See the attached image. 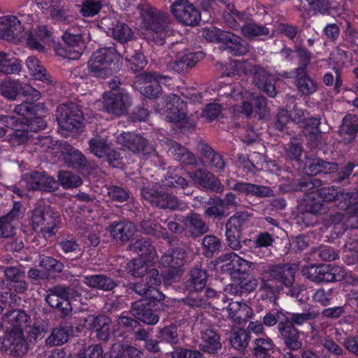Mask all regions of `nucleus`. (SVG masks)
Listing matches in <instances>:
<instances>
[{
	"instance_id": "nucleus-35",
	"label": "nucleus",
	"mask_w": 358,
	"mask_h": 358,
	"mask_svg": "<svg viewBox=\"0 0 358 358\" xmlns=\"http://www.w3.org/2000/svg\"><path fill=\"white\" fill-rule=\"evenodd\" d=\"M64 162L69 166H76L85 164V159L80 152L68 143H60L58 145Z\"/></svg>"
},
{
	"instance_id": "nucleus-25",
	"label": "nucleus",
	"mask_w": 358,
	"mask_h": 358,
	"mask_svg": "<svg viewBox=\"0 0 358 358\" xmlns=\"http://www.w3.org/2000/svg\"><path fill=\"white\" fill-rule=\"evenodd\" d=\"M279 331L285 341L286 346L292 350H299L302 346L299 332L292 326V322H280Z\"/></svg>"
},
{
	"instance_id": "nucleus-48",
	"label": "nucleus",
	"mask_w": 358,
	"mask_h": 358,
	"mask_svg": "<svg viewBox=\"0 0 358 358\" xmlns=\"http://www.w3.org/2000/svg\"><path fill=\"white\" fill-rule=\"evenodd\" d=\"M250 336L243 329L234 330L230 338L231 345L236 350H244L249 343Z\"/></svg>"
},
{
	"instance_id": "nucleus-10",
	"label": "nucleus",
	"mask_w": 358,
	"mask_h": 358,
	"mask_svg": "<svg viewBox=\"0 0 358 358\" xmlns=\"http://www.w3.org/2000/svg\"><path fill=\"white\" fill-rule=\"evenodd\" d=\"M171 82V79L169 77L146 73L136 77L134 87L145 96L154 99L161 92L162 85L170 86Z\"/></svg>"
},
{
	"instance_id": "nucleus-52",
	"label": "nucleus",
	"mask_w": 358,
	"mask_h": 358,
	"mask_svg": "<svg viewBox=\"0 0 358 358\" xmlns=\"http://www.w3.org/2000/svg\"><path fill=\"white\" fill-rule=\"evenodd\" d=\"M71 358H106V356L100 345H92L82 349Z\"/></svg>"
},
{
	"instance_id": "nucleus-47",
	"label": "nucleus",
	"mask_w": 358,
	"mask_h": 358,
	"mask_svg": "<svg viewBox=\"0 0 358 358\" xmlns=\"http://www.w3.org/2000/svg\"><path fill=\"white\" fill-rule=\"evenodd\" d=\"M185 225L189 229L192 234L197 236L206 233L208 231V227L205 224L197 214L190 215L185 220Z\"/></svg>"
},
{
	"instance_id": "nucleus-58",
	"label": "nucleus",
	"mask_w": 358,
	"mask_h": 358,
	"mask_svg": "<svg viewBox=\"0 0 358 358\" xmlns=\"http://www.w3.org/2000/svg\"><path fill=\"white\" fill-rule=\"evenodd\" d=\"M203 245L206 249L205 255L210 256L221 247L220 240L214 236H206L203 238Z\"/></svg>"
},
{
	"instance_id": "nucleus-38",
	"label": "nucleus",
	"mask_w": 358,
	"mask_h": 358,
	"mask_svg": "<svg viewBox=\"0 0 358 358\" xmlns=\"http://www.w3.org/2000/svg\"><path fill=\"white\" fill-rule=\"evenodd\" d=\"M83 282L90 287L103 291H110L116 285L113 280L101 274L85 275L83 278Z\"/></svg>"
},
{
	"instance_id": "nucleus-30",
	"label": "nucleus",
	"mask_w": 358,
	"mask_h": 358,
	"mask_svg": "<svg viewBox=\"0 0 358 358\" xmlns=\"http://www.w3.org/2000/svg\"><path fill=\"white\" fill-rule=\"evenodd\" d=\"M303 273L314 282H334V277L331 273V264L319 266L312 265L303 268Z\"/></svg>"
},
{
	"instance_id": "nucleus-2",
	"label": "nucleus",
	"mask_w": 358,
	"mask_h": 358,
	"mask_svg": "<svg viewBox=\"0 0 358 358\" xmlns=\"http://www.w3.org/2000/svg\"><path fill=\"white\" fill-rule=\"evenodd\" d=\"M224 96L220 95V103L208 104L203 111V116L211 121L218 117L221 108H229L236 115L241 114L250 117L257 114L259 119L266 118L268 115L266 99L262 96H255L253 93L245 90L242 86L238 85L230 91L227 103H224Z\"/></svg>"
},
{
	"instance_id": "nucleus-45",
	"label": "nucleus",
	"mask_w": 358,
	"mask_h": 358,
	"mask_svg": "<svg viewBox=\"0 0 358 358\" xmlns=\"http://www.w3.org/2000/svg\"><path fill=\"white\" fill-rule=\"evenodd\" d=\"M170 145L171 147L169 149V152L170 155H173L176 159L180 161L183 164H189L194 162V156L189 153L186 148L171 141H170Z\"/></svg>"
},
{
	"instance_id": "nucleus-64",
	"label": "nucleus",
	"mask_w": 358,
	"mask_h": 358,
	"mask_svg": "<svg viewBox=\"0 0 358 358\" xmlns=\"http://www.w3.org/2000/svg\"><path fill=\"white\" fill-rule=\"evenodd\" d=\"M172 358H201L202 354L198 350L178 348L171 352Z\"/></svg>"
},
{
	"instance_id": "nucleus-26",
	"label": "nucleus",
	"mask_w": 358,
	"mask_h": 358,
	"mask_svg": "<svg viewBox=\"0 0 358 358\" xmlns=\"http://www.w3.org/2000/svg\"><path fill=\"white\" fill-rule=\"evenodd\" d=\"M26 66L30 75L37 80L43 82L45 85H53L56 81L50 76L39 60L34 57H29L26 59Z\"/></svg>"
},
{
	"instance_id": "nucleus-7",
	"label": "nucleus",
	"mask_w": 358,
	"mask_h": 358,
	"mask_svg": "<svg viewBox=\"0 0 358 358\" xmlns=\"http://www.w3.org/2000/svg\"><path fill=\"white\" fill-rule=\"evenodd\" d=\"M45 301L51 307L61 308L65 315L69 311L78 312L85 310L80 295L71 288L55 287L50 291Z\"/></svg>"
},
{
	"instance_id": "nucleus-33",
	"label": "nucleus",
	"mask_w": 358,
	"mask_h": 358,
	"mask_svg": "<svg viewBox=\"0 0 358 358\" xmlns=\"http://www.w3.org/2000/svg\"><path fill=\"white\" fill-rule=\"evenodd\" d=\"M190 178L197 184L215 191H221L222 186L220 181L213 174L206 170L199 169L191 174Z\"/></svg>"
},
{
	"instance_id": "nucleus-6",
	"label": "nucleus",
	"mask_w": 358,
	"mask_h": 358,
	"mask_svg": "<svg viewBox=\"0 0 358 358\" xmlns=\"http://www.w3.org/2000/svg\"><path fill=\"white\" fill-rule=\"evenodd\" d=\"M296 266L294 264L271 266L262 277L261 291L263 299H271L282 289V285L290 287L294 282Z\"/></svg>"
},
{
	"instance_id": "nucleus-34",
	"label": "nucleus",
	"mask_w": 358,
	"mask_h": 358,
	"mask_svg": "<svg viewBox=\"0 0 358 358\" xmlns=\"http://www.w3.org/2000/svg\"><path fill=\"white\" fill-rule=\"evenodd\" d=\"M222 42V48L236 55H243L248 51L247 44L239 36L227 32Z\"/></svg>"
},
{
	"instance_id": "nucleus-37",
	"label": "nucleus",
	"mask_w": 358,
	"mask_h": 358,
	"mask_svg": "<svg viewBox=\"0 0 358 358\" xmlns=\"http://www.w3.org/2000/svg\"><path fill=\"white\" fill-rule=\"evenodd\" d=\"M29 320L27 314L21 310H13L3 317L4 324H10V327L6 326L7 329L13 327L20 330L27 326Z\"/></svg>"
},
{
	"instance_id": "nucleus-61",
	"label": "nucleus",
	"mask_w": 358,
	"mask_h": 358,
	"mask_svg": "<svg viewBox=\"0 0 358 358\" xmlns=\"http://www.w3.org/2000/svg\"><path fill=\"white\" fill-rule=\"evenodd\" d=\"M39 265L45 271L53 270L59 272L62 270V265L55 259L50 257L41 256Z\"/></svg>"
},
{
	"instance_id": "nucleus-18",
	"label": "nucleus",
	"mask_w": 358,
	"mask_h": 358,
	"mask_svg": "<svg viewBox=\"0 0 358 358\" xmlns=\"http://www.w3.org/2000/svg\"><path fill=\"white\" fill-rule=\"evenodd\" d=\"M31 224L34 231H39L45 238L55 234L56 219L49 213H45L41 209L38 208L33 211Z\"/></svg>"
},
{
	"instance_id": "nucleus-13",
	"label": "nucleus",
	"mask_w": 358,
	"mask_h": 358,
	"mask_svg": "<svg viewBox=\"0 0 358 358\" xmlns=\"http://www.w3.org/2000/svg\"><path fill=\"white\" fill-rule=\"evenodd\" d=\"M0 92L5 98L14 100L20 94L36 101L41 98V92L27 83L19 80H5L0 84Z\"/></svg>"
},
{
	"instance_id": "nucleus-16",
	"label": "nucleus",
	"mask_w": 358,
	"mask_h": 358,
	"mask_svg": "<svg viewBox=\"0 0 358 358\" xmlns=\"http://www.w3.org/2000/svg\"><path fill=\"white\" fill-rule=\"evenodd\" d=\"M120 144L127 147L133 152L141 151L143 155H147V159L157 157L154 148L149 145L147 141L141 136L131 133H122L117 137Z\"/></svg>"
},
{
	"instance_id": "nucleus-62",
	"label": "nucleus",
	"mask_w": 358,
	"mask_h": 358,
	"mask_svg": "<svg viewBox=\"0 0 358 358\" xmlns=\"http://www.w3.org/2000/svg\"><path fill=\"white\" fill-rule=\"evenodd\" d=\"M319 194L324 201H330L333 200H342L348 197V194H339L337 189L333 187H324L319 190Z\"/></svg>"
},
{
	"instance_id": "nucleus-14",
	"label": "nucleus",
	"mask_w": 358,
	"mask_h": 358,
	"mask_svg": "<svg viewBox=\"0 0 358 358\" xmlns=\"http://www.w3.org/2000/svg\"><path fill=\"white\" fill-rule=\"evenodd\" d=\"M163 103V108H157L156 110L166 120L179 122L185 119L187 116V103L181 100L176 94L166 96Z\"/></svg>"
},
{
	"instance_id": "nucleus-20",
	"label": "nucleus",
	"mask_w": 358,
	"mask_h": 358,
	"mask_svg": "<svg viewBox=\"0 0 358 358\" xmlns=\"http://www.w3.org/2000/svg\"><path fill=\"white\" fill-rule=\"evenodd\" d=\"M275 81V77L268 73L266 69L259 66L255 67L254 84L270 97H274L276 95Z\"/></svg>"
},
{
	"instance_id": "nucleus-28",
	"label": "nucleus",
	"mask_w": 358,
	"mask_h": 358,
	"mask_svg": "<svg viewBox=\"0 0 358 358\" xmlns=\"http://www.w3.org/2000/svg\"><path fill=\"white\" fill-rule=\"evenodd\" d=\"M110 318L104 315L96 317L90 315L86 319L85 322L87 323L86 325L96 332V335L100 340L106 341L108 339L110 336Z\"/></svg>"
},
{
	"instance_id": "nucleus-42",
	"label": "nucleus",
	"mask_w": 358,
	"mask_h": 358,
	"mask_svg": "<svg viewBox=\"0 0 358 358\" xmlns=\"http://www.w3.org/2000/svg\"><path fill=\"white\" fill-rule=\"evenodd\" d=\"M61 0H36L37 6L43 10H47L50 15L58 21L63 19V11L59 8Z\"/></svg>"
},
{
	"instance_id": "nucleus-21",
	"label": "nucleus",
	"mask_w": 358,
	"mask_h": 358,
	"mask_svg": "<svg viewBox=\"0 0 358 358\" xmlns=\"http://www.w3.org/2000/svg\"><path fill=\"white\" fill-rule=\"evenodd\" d=\"M282 76L286 78L294 77L298 90L304 95H309L317 91V83L307 75L305 68L296 69L292 73L285 72Z\"/></svg>"
},
{
	"instance_id": "nucleus-11",
	"label": "nucleus",
	"mask_w": 358,
	"mask_h": 358,
	"mask_svg": "<svg viewBox=\"0 0 358 358\" xmlns=\"http://www.w3.org/2000/svg\"><path fill=\"white\" fill-rule=\"evenodd\" d=\"M116 57L114 49L101 48L94 52L89 60V70L95 77L106 78L112 73L111 65Z\"/></svg>"
},
{
	"instance_id": "nucleus-54",
	"label": "nucleus",
	"mask_w": 358,
	"mask_h": 358,
	"mask_svg": "<svg viewBox=\"0 0 358 358\" xmlns=\"http://www.w3.org/2000/svg\"><path fill=\"white\" fill-rule=\"evenodd\" d=\"M333 298V292L331 289H325L324 288H320L316 289L313 295V301L319 303L323 306H327L331 303Z\"/></svg>"
},
{
	"instance_id": "nucleus-55",
	"label": "nucleus",
	"mask_w": 358,
	"mask_h": 358,
	"mask_svg": "<svg viewBox=\"0 0 358 358\" xmlns=\"http://www.w3.org/2000/svg\"><path fill=\"white\" fill-rule=\"evenodd\" d=\"M101 8L100 0H85L80 11L83 17H93L99 13Z\"/></svg>"
},
{
	"instance_id": "nucleus-53",
	"label": "nucleus",
	"mask_w": 358,
	"mask_h": 358,
	"mask_svg": "<svg viewBox=\"0 0 358 358\" xmlns=\"http://www.w3.org/2000/svg\"><path fill=\"white\" fill-rule=\"evenodd\" d=\"M58 178L64 188H73L80 186L83 181L80 176L68 171H60Z\"/></svg>"
},
{
	"instance_id": "nucleus-17",
	"label": "nucleus",
	"mask_w": 358,
	"mask_h": 358,
	"mask_svg": "<svg viewBox=\"0 0 358 358\" xmlns=\"http://www.w3.org/2000/svg\"><path fill=\"white\" fill-rule=\"evenodd\" d=\"M159 303L156 300L147 301V299L136 301L132 305V315L147 324L154 325L159 321V315L155 313L154 310H157Z\"/></svg>"
},
{
	"instance_id": "nucleus-49",
	"label": "nucleus",
	"mask_w": 358,
	"mask_h": 358,
	"mask_svg": "<svg viewBox=\"0 0 358 358\" xmlns=\"http://www.w3.org/2000/svg\"><path fill=\"white\" fill-rule=\"evenodd\" d=\"M254 349L255 355L257 358H267L269 351L273 350L274 344L268 337L256 339Z\"/></svg>"
},
{
	"instance_id": "nucleus-29",
	"label": "nucleus",
	"mask_w": 358,
	"mask_h": 358,
	"mask_svg": "<svg viewBox=\"0 0 358 358\" xmlns=\"http://www.w3.org/2000/svg\"><path fill=\"white\" fill-rule=\"evenodd\" d=\"M136 227L130 222H113L109 227V231L114 239L125 242L135 234Z\"/></svg>"
},
{
	"instance_id": "nucleus-50",
	"label": "nucleus",
	"mask_w": 358,
	"mask_h": 358,
	"mask_svg": "<svg viewBox=\"0 0 358 358\" xmlns=\"http://www.w3.org/2000/svg\"><path fill=\"white\" fill-rule=\"evenodd\" d=\"M36 179H38V185L34 183L31 186V189H41L43 191H54L57 189L56 180L50 176L45 175L44 173H41V175H36Z\"/></svg>"
},
{
	"instance_id": "nucleus-8",
	"label": "nucleus",
	"mask_w": 358,
	"mask_h": 358,
	"mask_svg": "<svg viewBox=\"0 0 358 358\" xmlns=\"http://www.w3.org/2000/svg\"><path fill=\"white\" fill-rule=\"evenodd\" d=\"M62 38L64 44L55 48L56 54L69 59H78L85 48L80 29L70 28L65 31Z\"/></svg>"
},
{
	"instance_id": "nucleus-36",
	"label": "nucleus",
	"mask_w": 358,
	"mask_h": 358,
	"mask_svg": "<svg viewBox=\"0 0 358 358\" xmlns=\"http://www.w3.org/2000/svg\"><path fill=\"white\" fill-rule=\"evenodd\" d=\"M220 336L212 329H206L201 333L200 348L208 353H215L221 348Z\"/></svg>"
},
{
	"instance_id": "nucleus-46",
	"label": "nucleus",
	"mask_w": 358,
	"mask_h": 358,
	"mask_svg": "<svg viewBox=\"0 0 358 358\" xmlns=\"http://www.w3.org/2000/svg\"><path fill=\"white\" fill-rule=\"evenodd\" d=\"M70 335V329L65 327L54 329L50 336L46 340L49 345H60L67 342Z\"/></svg>"
},
{
	"instance_id": "nucleus-1",
	"label": "nucleus",
	"mask_w": 358,
	"mask_h": 358,
	"mask_svg": "<svg viewBox=\"0 0 358 358\" xmlns=\"http://www.w3.org/2000/svg\"><path fill=\"white\" fill-rule=\"evenodd\" d=\"M21 19L15 15L0 17V38L15 43L24 41L32 50L39 52L50 41L51 32L45 26L37 25L34 31H31L35 22L32 15L18 13Z\"/></svg>"
},
{
	"instance_id": "nucleus-31",
	"label": "nucleus",
	"mask_w": 358,
	"mask_h": 358,
	"mask_svg": "<svg viewBox=\"0 0 358 358\" xmlns=\"http://www.w3.org/2000/svg\"><path fill=\"white\" fill-rule=\"evenodd\" d=\"M90 148L91 152L97 157L103 158L107 156L108 162L111 166L114 167L118 166V163H116V161H117L119 158L115 157L114 160L112 159L111 155L109 153V145L104 138L96 136L91 139L90 141Z\"/></svg>"
},
{
	"instance_id": "nucleus-43",
	"label": "nucleus",
	"mask_w": 358,
	"mask_h": 358,
	"mask_svg": "<svg viewBox=\"0 0 358 358\" xmlns=\"http://www.w3.org/2000/svg\"><path fill=\"white\" fill-rule=\"evenodd\" d=\"M207 273L200 268H194L191 271V277L187 287L191 291L199 292L202 290L206 284Z\"/></svg>"
},
{
	"instance_id": "nucleus-15",
	"label": "nucleus",
	"mask_w": 358,
	"mask_h": 358,
	"mask_svg": "<svg viewBox=\"0 0 358 358\" xmlns=\"http://www.w3.org/2000/svg\"><path fill=\"white\" fill-rule=\"evenodd\" d=\"M103 108L109 113L122 115L130 106V99L123 90L110 91L103 94Z\"/></svg>"
},
{
	"instance_id": "nucleus-60",
	"label": "nucleus",
	"mask_w": 358,
	"mask_h": 358,
	"mask_svg": "<svg viewBox=\"0 0 358 358\" xmlns=\"http://www.w3.org/2000/svg\"><path fill=\"white\" fill-rule=\"evenodd\" d=\"M215 205L208 207L205 210V214L211 217H220L224 216L226 213L224 202L220 199L214 200Z\"/></svg>"
},
{
	"instance_id": "nucleus-41",
	"label": "nucleus",
	"mask_w": 358,
	"mask_h": 358,
	"mask_svg": "<svg viewBox=\"0 0 358 358\" xmlns=\"http://www.w3.org/2000/svg\"><path fill=\"white\" fill-rule=\"evenodd\" d=\"M20 70L18 59L13 55L0 52V71L4 73H15Z\"/></svg>"
},
{
	"instance_id": "nucleus-5",
	"label": "nucleus",
	"mask_w": 358,
	"mask_h": 358,
	"mask_svg": "<svg viewBox=\"0 0 358 358\" xmlns=\"http://www.w3.org/2000/svg\"><path fill=\"white\" fill-rule=\"evenodd\" d=\"M141 24L140 31L149 41L163 45L167 36L172 34L169 29L171 20L167 13L150 6L141 10Z\"/></svg>"
},
{
	"instance_id": "nucleus-22",
	"label": "nucleus",
	"mask_w": 358,
	"mask_h": 358,
	"mask_svg": "<svg viewBox=\"0 0 358 358\" xmlns=\"http://www.w3.org/2000/svg\"><path fill=\"white\" fill-rule=\"evenodd\" d=\"M142 195L151 204L159 206L162 208L174 210L178 205V200L170 194H162L147 187L142 189Z\"/></svg>"
},
{
	"instance_id": "nucleus-23",
	"label": "nucleus",
	"mask_w": 358,
	"mask_h": 358,
	"mask_svg": "<svg viewBox=\"0 0 358 358\" xmlns=\"http://www.w3.org/2000/svg\"><path fill=\"white\" fill-rule=\"evenodd\" d=\"M22 205L15 202L12 210L6 216L0 218V238H9L14 235L15 224L14 221L22 214Z\"/></svg>"
},
{
	"instance_id": "nucleus-51",
	"label": "nucleus",
	"mask_w": 358,
	"mask_h": 358,
	"mask_svg": "<svg viewBox=\"0 0 358 358\" xmlns=\"http://www.w3.org/2000/svg\"><path fill=\"white\" fill-rule=\"evenodd\" d=\"M242 34L248 38L268 36L270 34L269 29L262 25H259L255 23H249L242 27Z\"/></svg>"
},
{
	"instance_id": "nucleus-40",
	"label": "nucleus",
	"mask_w": 358,
	"mask_h": 358,
	"mask_svg": "<svg viewBox=\"0 0 358 358\" xmlns=\"http://www.w3.org/2000/svg\"><path fill=\"white\" fill-rule=\"evenodd\" d=\"M234 189L241 193L259 196H268L272 194V190L269 187L246 182L236 183Z\"/></svg>"
},
{
	"instance_id": "nucleus-12",
	"label": "nucleus",
	"mask_w": 358,
	"mask_h": 358,
	"mask_svg": "<svg viewBox=\"0 0 358 358\" xmlns=\"http://www.w3.org/2000/svg\"><path fill=\"white\" fill-rule=\"evenodd\" d=\"M171 12L177 22L186 26H194L201 20V13L189 0H176Z\"/></svg>"
},
{
	"instance_id": "nucleus-19",
	"label": "nucleus",
	"mask_w": 358,
	"mask_h": 358,
	"mask_svg": "<svg viewBox=\"0 0 358 358\" xmlns=\"http://www.w3.org/2000/svg\"><path fill=\"white\" fill-rule=\"evenodd\" d=\"M185 252L182 250H173L171 254H166L161 259L163 266L169 268L167 278L175 280L180 275V268L184 265Z\"/></svg>"
},
{
	"instance_id": "nucleus-63",
	"label": "nucleus",
	"mask_w": 358,
	"mask_h": 358,
	"mask_svg": "<svg viewBox=\"0 0 358 358\" xmlns=\"http://www.w3.org/2000/svg\"><path fill=\"white\" fill-rule=\"evenodd\" d=\"M141 228L145 234H153L156 236H164V229L157 224L151 220H143L141 223Z\"/></svg>"
},
{
	"instance_id": "nucleus-27",
	"label": "nucleus",
	"mask_w": 358,
	"mask_h": 358,
	"mask_svg": "<svg viewBox=\"0 0 358 358\" xmlns=\"http://www.w3.org/2000/svg\"><path fill=\"white\" fill-rule=\"evenodd\" d=\"M224 262L226 264L223 266H227L226 270L230 271L246 273L255 268L253 262L243 259L234 252L227 254Z\"/></svg>"
},
{
	"instance_id": "nucleus-32",
	"label": "nucleus",
	"mask_w": 358,
	"mask_h": 358,
	"mask_svg": "<svg viewBox=\"0 0 358 358\" xmlns=\"http://www.w3.org/2000/svg\"><path fill=\"white\" fill-rule=\"evenodd\" d=\"M357 131L358 116L351 114L345 115L339 129L343 142L345 143H351L355 139Z\"/></svg>"
},
{
	"instance_id": "nucleus-4",
	"label": "nucleus",
	"mask_w": 358,
	"mask_h": 358,
	"mask_svg": "<svg viewBox=\"0 0 358 358\" xmlns=\"http://www.w3.org/2000/svg\"><path fill=\"white\" fill-rule=\"evenodd\" d=\"M39 108L38 105L31 102H24L15 108V112L20 117L13 116H0V122L6 127L10 128L13 133L10 134V142L13 145L22 144L32 138L33 133L44 129L45 121L36 117V111Z\"/></svg>"
},
{
	"instance_id": "nucleus-57",
	"label": "nucleus",
	"mask_w": 358,
	"mask_h": 358,
	"mask_svg": "<svg viewBox=\"0 0 358 358\" xmlns=\"http://www.w3.org/2000/svg\"><path fill=\"white\" fill-rule=\"evenodd\" d=\"M227 72L224 73L226 76L239 74L241 73H248L250 71V65L246 62L241 60L231 61L228 64Z\"/></svg>"
},
{
	"instance_id": "nucleus-39",
	"label": "nucleus",
	"mask_w": 358,
	"mask_h": 358,
	"mask_svg": "<svg viewBox=\"0 0 358 358\" xmlns=\"http://www.w3.org/2000/svg\"><path fill=\"white\" fill-rule=\"evenodd\" d=\"M109 18H103L101 20V25L108 27L113 36L118 41L124 42L129 40L132 36L131 29L125 24L118 22L114 27H109Z\"/></svg>"
},
{
	"instance_id": "nucleus-56",
	"label": "nucleus",
	"mask_w": 358,
	"mask_h": 358,
	"mask_svg": "<svg viewBox=\"0 0 358 358\" xmlns=\"http://www.w3.org/2000/svg\"><path fill=\"white\" fill-rule=\"evenodd\" d=\"M227 32L221 31L216 27H212L209 28H205L203 29L202 36L207 41L213 43H220L222 44L224 38Z\"/></svg>"
},
{
	"instance_id": "nucleus-24",
	"label": "nucleus",
	"mask_w": 358,
	"mask_h": 358,
	"mask_svg": "<svg viewBox=\"0 0 358 358\" xmlns=\"http://www.w3.org/2000/svg\"><path fill=\"white\" fill-rule=\"evenodd\" d=\"M227 310L229 317L237 324H243L252 317L254 313L250 306L245 303L232 301L229 303Z\"/></svg>"
},
{
	"instance_id": "nucleus-3",
	"label": "nucleus",
	"mask_w": 358,
	"mask_h": 358,
	"mask_svg": "<svg viewBox=\"0 0 358 358\" xmlns=\"http://www.w3.org/2000/svg\"><path fill=\"white\" fill-rule=\"evenodd\" d=\"M131 250L139 254L138 259H134L128 263V272L134 277H144L143 282L134 284V291L141 296H150L152 299H157L159 294L157 287L161 284V278L155 268L148 269L149 263L155 257L153 247L146 241L139 240L131 247Z\"/></svg>"
},
{
	"instance_id": "nucleus-59",
	"label": "nucleus",
	"mask_w": 358,
	"mask_h": 358,
	"mask_svg": "<svg viewBox=\"0 0 358 358\" xmlns=\"http://www.w3.org/2000/svg\"><path fill=\"white\" fill-rule=\"evenodd\" d=\"M245 224V215L244 214L234 215L229 218L227 224L226 229L231 230L235 233H241V231Z\"/></svg>"
},
{
	"instance_id": "nucleus-44",
	"label": "nucleus",
	"mask_w": 358,
	"mask_h": 358,
	"mask_svg": "<svg viewBox=\"0 0 358 358\" xmlns=\"http://www.w3.org/2000/svg\"><path fill=\"white\" fill-rule=\"evenodd\" d=\"M320 124V120L316 117H310L306 120L304 133L311 141L310 144L312 147H315L317 145L318 138L320 133L319 130Z\"/></svg>"
},
{
	"instance_id": "nucleus-9",
	"label": "nucleus",
	"mask_w": 358,
	"mask_h": 358,
	"mask_svg": "<svg viewBox=\"0 0 358 358\" xmlns=\"http://www.w3.org/2000/svg\"><path fill=\"white\" fill-rule=\"evenodd\" d=\"M56 116L58 124L63 131H76L83 127V114L76 103H69L59 106Z\"/></svg>"
}]
</instances>
